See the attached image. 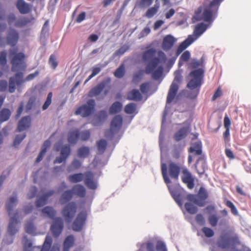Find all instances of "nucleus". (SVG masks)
Returning a JSON list of instances; mask_svg holds the SVG:
<instances>
[{"instance_id": "12", "label": "nucleus", "mask_w": 251, "mask_h": 251, "mask_svg": "<svg viewBox=\"0 0 251 251\" xmlns=\"http://www.w3.org/2000/svg\"><path fill=\"white\" fill-rule=\"evenodd\" d=\"M87 219V214L86 211L80 212L74 221L72 227L73 230L76 232L81 231L85 225Z\"/></svg>"}, {"instance_id": "50", "label": "nucleus", "mask_w": 251, "mask_h": 251, "mask_svg": "<svg viewBox=\"0 0 251 251\" xmlns=\"http://www.w3.org/2000/svg\"><path fill=\"white\" fill-rule=\"evenodd\" d=\"M130 46L127 44H124L113 54L114 56H120L123 55L126 51L129 49Z\"/></svg>"}, {"instance_id": "25", "label": "nucleus", "mask_w": 251, "mask_h": 251, "mask_svg": "<svg viewBox=\"0 0 251 251\" xmlns=\"http://www.w3.org/2000/svg\"><path fill=\"white\" fill-rule=\"evenodd\" d=\"M52 238L47 236L46 237L45 242L41 251H49L52 244ZM50 251H59V247L58 245H53Z\"/></svg>"}, {"instance_id": "58", "label": "nucleus", "mask_w": 251, "mask_h": 251, "mask_svg": "<svg viewBox=\"0 0 251 251\" xmlns=\"http://www.w3.org/2000/svg\"><path fill=\"white\" fill-rule=\"evenodd\" d=\"M30 21V20L28 18H21L16 22L15 25L17 27H22L27 25Z\"/></svg>"}, {"instance_id": "40", "label": "nucleus", "mask_w": 251, "mask_h": 251, "mask_svg": "<svg viewBox=\"0 0 251 251\" xmlns=\"http://www.w3.org/2000/svg\"><path fill=\"white\" fill-rule=\"evenodd\" d=\"M84 179V175L81 173L71 175L68 177L69 181L73 183L82 181Z\"/></svg>"}, {"instance_id": "46", "label": "nucleus", "mask_w": 251, "mask_h": 251, "mask_svg": "<svg viewBox=\"0 0 251 251\" xmlns=\"http://www.w3.org/2000/svg\"><path fill=\"white\" fill-rule=\"evenodd\" d=\"M11 115V111L7 108H3L0 113V120L1 122L7 121Z\"/></svg>"}, {"instance_id": "15", "label": "nucleus", "mask_w": 251, "mask_h": 251, "mask_svg": "<svg viewBox=\"0 0 251 251\" xmlns=\"http://www.w3.org/2000/svg\"><path fill=\"white\" fill-rule=\"evenodd\" d=\"M108 114L104 110H101L96 113L92 120L91 123L94 126H101L106 120Z\"/></svg>"}, {"instance_id": "33", "label": "nucleus", "mask_w": 251, "mask_h": 251, "mask_svg": "<svg viewBox=\"0 0 251 251\" xmlns=\"http://www.w3.org/2000/svg\"><path fill=\"white\" fill-rule=\"evenodd\" d=\"M122 103L119 101H116L109 108V113L110 115L117 114L122 111Z\"/></svg>"}, {"instance_id": "30", "label": "nucleus", "mask_w": 251, "mask_h": 251, "mask_svg": "<svg viewBox=\"0 0 251 251\" xmlns=\"http://www.w3.org/2000/svg\"><path fill=\"white\" fill-rule=\"evenodd\" d=\"M189 127L188 126L183 127L180 128L174 135L173 138L174 140L177 142H178L185 138L187 135V133L189 131Z\"/></svg>"}, {"instance_id": "6", "label": "nucleus", "mask_w": 251, "mask_h": 251, "mask_svg": "<svg viewBox=\"0 0 251 251\" xmlns=\"http://www.w3.org/2000/svg\"><path fill=\"white\" fill-rule=\"evenodd\" d=\"M17 49H10L9 50L10 57L11 58L12 64L11 71L16 72L19 70H24L26 65L24 62L25 55L22 52L17 53Z\"/></svg>"}, {"instance_id": "52", "label": "nucleus", "mask_w": 251, "mask_h": 251, "mask_svg": "<svg viewBox=\"0 0 251 251\" xmlns=\"http://www.w3.org/2000/svg\"><path fill=\"white\" fill-rule=\"evenodd\" d=\"M16 80L15 75L14 77H10L9 79L8 91L11 93L15 92L16 90V86L18 85L16 83Z\"/></svg>"}, {"instance_id": "8", "label": "nucleus", "mask_w": 251, "mask_h": 251, "mask_svg": "<svg viewBox=\"0 0 251 251\" xmlns=\"http://www.w3.org/2000/svg\"><path fill=\"white\" fill-rule=\"evenodd\" d=\"M86 195V189L81 184L74 185L70 189L64 191V203L70 201L74 196L84 198Z\"/></svg>"}, {"instance_id": "19", "label": "nucleus", "mask_w": 251, "mask_h": 251, "mask_svg": "<svg viewBox=\"0 0 251 251\" xmlns=\"http://www.w3.org/2000/svg\"><path fill=\"white\" fill-rule=\"evenodd\" d=\"M19 39L18 31L13 28H10L6 36V41L8 45L12 47L15 46Z\"/></svg>"}, {"instance_id": "3", "label": "nucleus", "mask_w": 251, "mask_h": 251, "mask_svg": "<svg viewBox=\"0 0 251 251\" xmlns=\"http://www.w3.org/2000/svg\"><path fill=\"white\" fill-rule=\"evenodd\" d=\"M44 216L53 220V223L50 226V231L55 237H58L63 229V219L60 217H55L56 211L50 206H46L42 210Z\"/></svg>"}, {"instance_id": "57", "label": "nucleus", "mask_w": 251, "mask_h": 251, "mask_svg": "<svg viewBox=\"0 0 251 251\" xmlns=\"http://www.w3.org/2000/svg\"><path fill=\"white\" fill-rule=\"evenodd\" d=\"M226 205L227 207L230 208L231 212L235 216L238 215V211L236 207V206L234 205V204L231 201L227 200L226 201Z\"/></svg>"}, {"instance_id": "9", "label": "nucleus", "mask_w": 251, "mask_h": 251, "mask_svg": "<svg viewBox=\"0 0 251 251\" xmlns=\"http://www.w3.org/2000/svg\"><path fill=\"white\" fill-rule=\"evenodd\" d=\"M174 75V79L170 85L167 97V103H171L175 99L179 89V86L176 82L180 83L182 79V76L180 70L176 71Z\"/></svg>"}, {"instance_id": "24", "label": "nucleus", "mask_w": 251, "mask_h": 251, "mask_svg": "<svg viewBox=\"0 0 251 251\" xmlns=\"http://www.w3.org/2000/svg\"><path fill=\"white\" fill-rule=\"evenodd\" d=\"M160 63V59L157 57H154L149 61L146 65L145 72L146 74H151L153 70L157 68Z\"/></svg>"}, {"instance_id": "28", "label": "nucleus", "mask_w": 251, "mask_h": 251, "mask_svg": "<svg viewBox=\"0 0 251 251\" xmlns=\"http://www.w3.org/2000/svg\"><path fill=\"white\" fill-rule=\"evenodd\" d=\"M93 174L89 172L87 175L84 180V183L86 186L91 190H96L98 187L97 182L93 180Z\"/></svg>"}, {"instance_id": "17", "label": "nucleus", "mask_w": 251, "mask_h": 251, "mask_svg": "<svg viewBox=\"0 0 251 251\" xmlns=\"http://www.w3.org/2000/svg\"><path fill=\"white\" fill-rule=\"evenodd\" d=\"M39 74V71H36L34 73L28 75L25 79H23V73L22 72H18L15 74V77L17 79L16 83L19 86L25 81H31L38 76Z\"/></svg>"}, {"instance_id": "22", "label": "nucleus", "mask_w": 251, "mask_h": 251, "mask_svg": "<svg viewBox=\"0 0 251 251\" xmlns=\"http://www.w3.org/2000/svg\"><path fill=\"white\" fill-rule=\"evenodd\" d=\"M176 39L172 35H167L164 37L163 40L162 47L164 50H169L174 46Z\"/></svg>"}, {"instance_id": "23", "label": "nucleus", "mask_w": 251, "mask_h": 251, "mask_svg": "<svg viewBox=\"0 0 251 251\" xmlns=\"http://www.w3.org/2000/svg\"><path fill=\"white\" fill-rule=\"evenodd\" d=\"M18 212H16L13 216L10 217V222L8 227V232L12 236L15 235L18 231L16 226L18 223L17 216Z\"/></svg>"}, {"instance_id": "37", "label": "nucleus", "mask_w": 251, "mask_h": 251, "mask_svg": "<svg viewBox=\"0 0 251 251\" xmlns=\"http://www.w3.org/2000/svg\"><path fill=\"white\" fill-rule=\"evenodd\" d=\"M199 201L200 202L203 204V206L205 204V200L208 197V194L206 189L203 187H201L197 194Z\"/></svg>"}, {"instance_id": "56", "label": "nucleus", "mask_w": 251, "mask_h": 251, "mask_svg": "<svg viewBox=\"0 0 251 251\" xmlns=\"http://www.w3.org/2000/svg\"><path fill=\"white\" fill-rule=\"evenodd\" d=\"M52 97V92H50L47 96V98L46 99V100L45 102H44V104L42 106V110H45L47 109L48 108L49 106L50 105L51 103V99Z\"/></svg>"}, {"instance_id": "36", "label": "nucleus", "mask_w": 251, "mask_h": 251, "mask_svg": "<svg viewBox=\"0 0 251 251\" xmlns=\"http://www.w3.org/2000/svg\"><path fill=\"white\" fill-rule=\"evenodd\" d=\"M90 153V148L88 147L83 146L78 149L77 154L80 159H84L88 156Z\"/></svg>"}, {"instance_id": "42", "label": "nucleus", "mask_w": 251, "mask_h": 251, "mask_svg": "<svg viewBox=\"0 0 251 251\" xmlns=\"http://www.w3.org/2000/svg\"><path fill=\"white\" fill-rule=\"evenodd\" d=\"M181 151L182 147L180 144L174 145L173 149L172 151V155L173 158L178 159L180 157Z\"/></svg>"}, {"instance_id": "63", "label": "nucleus", "mask_w": 251, "mask_h": 251, "mask_svg": "<svg viewBox=\"0 0 251 251\" xmlns=\"http://www.w3.org/2000/svg\"><path fill=\"white\" fill-rule=\"evenodd\" d=\"M202 231L204 233L205 236L207 237H211L214 235V231L210 228L204 227L202 228Z\"/></svg>"}, {"instance_id": "51", "label": "nucleus", "mask_w": 251, "mask_h": 251, "mask_svg": "<svg viewBox=\"0 0 251 251\" xmlns=\"http://www.w3.org/2000/svg\"><path fill=\"white\" fill-rule=\"evenodd\" d=\"M136 109V104L135 103L131 102L125 106L124 111L127 114H131L135 112Z\"/></svg>"}, {"instance_id": "47", "label": "nucleus", "mask_w": 251, "mask_h": 251, "mask_svg": "<svg viewBox=\"0 0 251 251\" xmlns=\"http://www.w3.org/2000/svg\"><path fill=\"white\" fill-rule=\"evenodd\" d=\"M138 247L140 248V250H142L146 247L147 251H155V247L153 244L151 242H148L147 243H140L137 244Z\"/></svg>"}, {"instance_id": "32", "label": "nucleus", "mask_w": 251, "mask_h": 251, "mask_svg": "<svg viewBox=\"0 0 251 251\" xmlns=\"http://www.w3.org/2000/svg\"><path fill=\"white\" fill-rule=\"evenodd\" d=\"M80 137V130L79 129H75L69 132L68 141L72 145H75L78 141Z\"/></svg>"}, {"instance_id": "44", "label": "nucleus", "mask_w": 251, "mask_h": 251, "mask_svg": "<svg viewBox=\"0 0 251 251\" xmlns=\"http://www.w3.org/2000/svg\"><path fill=\"white\" fill-rule=\"evenodd\" d=\"M186 199L191 202L195 203L200 207H203V204L200 202V201H199L197 195L189 194L186 196Z\"/></svg>"}, {"instance_id": "59", "label": "nucleus", "mask_w": 251, "mask_h": 251, "mask_svg": "<svg viewBox=\"0 0 251 251\" xmlns=\"http://www.w3.org/2000/svg\"><path fill=\"white\" fill-rule=\"evenodd\" d=\"M191 90L192 91H189L187 93L186 97L189 99H192V100H194V99H196L198 94H199L200 90H199V89H197L195 90Z\"/></svg>"}, {"instance_id": "10", "label": "nucleus", "mask_w": 251, "mask_h": 251, "mask_svg": "<svg viewBox=\"0 0 251 251\" xmlns=\"http://www.w3.org/2000/svg\"><path fill=\"white\" fill-rule=\"evenodd\" d=\"M96 101L94 99H89L86 102L79 106L75 111L76 115L82 118H87L92 115L95 111Z\"/></svg>"}, {"instance_id": "45", "label": "nucleus", "mask_w": 251, "mask_h": 251, "mask_svg": "<svg viewBox=\"0 0 251 251\" xmlns=\"http://www.w3.org/2000/svg\"><path fill=\"white\" fill-rule=\"evenodd\" d=\"M36 100V98L34 97H31L29 99L25 107V110L26 113L29 112L35 108Z\"/></svg>"}, {"instance_id": "35", "label": "nucleus", "mask_w": 251, "mask_h": 251, "mask_svg": "<svg viewBox=\"0 0 251 251\" xmlns=\"http://www.w3.org/2000/svg\"><path fill=\"white\" fill-rule=\"evenodd\" d=\"M50 145L51 142L49 140H47L44 142L41 151L36 159V162H39L43 159L47 150L50 147Z\"/></svg>"}, {"instance_id": "11", "label": "nucleus", "mask_w": 251, "mask_h": 251, "mask_svg": "<svg viewBox=\"0 0 251 251\" xmlns=\"http://www.w3.org/2000/svg\"><path fill=\"white\" fill-rule=\"evenodd\" d=\"M123 117L121 115L115 116L111 121L110 129L105 132V136L107 138L112 140L114 135L120 131L123 125Z\"/></svg>"}, {"instance_id": "62", "label": "nucleus", "mask_w": 251, "mask_h": 251, "mask_svg": "<svg viewBox=\"0 0 251 251\" xmlns=\"http://www.w3.org/2000/svg\"><path fill=\"white\" fill-rule=\"evenodd\" d=\"M71 149L69 145H64V165L65 164L66 159L70 155Z\"/></svg>"}, {"instance_id": "34", "label": "nucleus", "mask_w": 251, "mask_h": 251, "mask_svg": "<svg viewBox=\"0 0 251 251\" xmlns=\"http://www.w3.org/2000/svg\"><path fill=\"white\" fill-rule=\"evenodd\" d=\"M75 243V238L73 235L67 236L64 240V251H69Z\"/></svg>"}, {"instance_id": "49", "label": "nucleus", "mask_w": 251, "mask_h": 251, "mask_svg": "<svg viewBox=\"0 0 251 251\" xmlns=\"http://www.w3.org/2000/svg\"><path fill=\"white\" fill-rule=\"evenodd\" d=\"M184 207L186 210L191 214H196L198 211V207L190 202H186Z\"/></svg>"}, {"instance_id": "18", "label": "nucleus", "mask_w": 251, "mask_h": 251, "mask_svg": "<svg viewBox=\"0 0 251 251\" xmlns=\"http://www.w3.org/2000/svg\"><path fill=\"white\" fill-rule=\"evenodd\" d=\"M183 176L182 180L183 182L187 185V187L192 189L194 187V178L191 173L187 169H184L182 170Z\"/></svg>"}, {"instance_id": "26", "label": "nucleus", "mask_w": 251, "mask_h": 251, "mask_svg": "<svg viewBox=\"0 0 251 251\" xmlns=\"http://www.w3.org/2000/svg\"><path fill=\"white\" fill-rule=\"evenodd\" d=\"M143 99V96L140 91L136 89H133L129 91L126 96V99L129 100H133L136 101H141Z\"/></svg>"}, {"instance_id": "61", "label": "nucleus", "mask_w": 251, "mask_h": 251, "mask_svg": "<svg viewBox=\"0 0 251 251\" xmlns=\"http://www.w3.org/2000/svg\"><path fill=\"white\" fill-rule=\"evenodd\" d=\"M49 63L51 67L54 69L56 68L58 65V62L56 60V58L54 54H51L49 58Z\"/></svg>"}, {"instance_id": "13", "label": "nucleus", "mask_w": 251, "mask_h": 251, "mask_svg": "<svg viewBox=\"0 0 251 251\" xmlns=\"http://www.w3.org/2000/svg\"><path fill=\"white\" fill-rule=\"evenodd\" d=\"M77 206L75 202L71 201L64 206V220L70 223L76 212Z\"/></svg>"}, {"instance_id": "21", "label": "nucleus", "mask_w": 251, "mask_h": 251, "mask_svg": "<svg viewBox=\"0 0 251 251\" xmlns=\"http://www.w3.org/2000/svg\"><path fill=\"white\" fill-rule=\"evenodd\" d=\"M180 172L179 166L174 162H171L169 164V174L171 178L175 180L178 179Z\"/></svg>"}, {"instance_id": "14", "label": "nucleus", "mask_w": 251, "mask_h": 251, "mask_svg": "<svg viewBox=\"0 0 251 251\" xmlns=\"http://www.w3.org/2000/svg\"><path fill=\"white\" fill-rule=\"evenodd\" d=\"M188 151L190 154L188 155V163L191 164L193 161V155H200L202 154V143L200 140L197 141L192 144L189 148Z\"/></svg>"}, {"instance_id": "39", "label": "nucleus", "mask_w": 251, "mask_h": 251, "mask_svg": "<svg viewBox=\"0 0 251 251\" xmlns=\"http://www.w3.org/2000/svg\"><path fill=\"white\" fill-rule=\"evenodd\" d=\"M54 150L60 152V156L57 157L54 161V163H60L63 162V145L61 142L56 144L54 147Z\"/></svg>"}, {"instance_id": "4", "label": "nucleus", "mask_w": 251, "mask_h": 251, "mask_svg": "<svg viewBox=\"0 0 251 251\" xmlns=\"http://www.w3.org/2000/svg\"><path fill=\"white\" fill-rule=\"evenodd\" d=\"M224 0H212L208 5L203 9L201 20L212 24L218 15V11L221 3Z\"/></svg>"}, {"instance_id": "1", "label": "nucleus", "mask_w": 251, "mask_h": 251, "mask_svg": "<svg viewBox=\"0 0 251 251\" xmlns=\"http://www.w3.org/2000/svg\"><path fill=\"white\" fill-rule=\"evenodd\" d=\"M161 169L162 176L165 183L166 184L169 191L176 203L179 207H182L183 201L185 198V192L179 184L172 183L168 174L167 164L162 162V155H161Z\"/></svg>"}, {"instance_id": "43", "label": "nucleus", "mask_w": 251, "mask_h": 251, "mask_svg": "<svg viewBox=\"0 0 251 251\" xmlns=\"http://www.w3.org/2000/svg\"><path fill=\"white\" fill-rule=\"evenodd\" d=\"M155 50L151 48L144 52L143 54V59L145 61H148L151 59L155 53Z\"/></svg>"}, {"instance_id": "64", "label": "nucleus", "mask_w": 251, "mask_h": 251, "mask_svg": "<svg viewBox=\"0 0 251 251\" xmlns=\"http://www.w3.org/2000/svg\"><path fill=\"white\" fill-rule=\"evenodd\" d=\"M143 71H140L139 72L133 75L132 82L136 83L140 81L143 75Z\"/></svg>"}, {"instance_id": "29", "label": "nucleus", "mask_w": 251, "mask_h": 251, "mask_svg": "<svg viewBox=\"0 0 251 251\" xmlns=\"http://www.w3.org/2000/svg\"><path fill=\"white\" fill-rule=\"evenodd\" d=\"M54 193V191L51 190L44 194L42 196L40 197L36 201V206L37 207H40L45 205L47 203V201L49 198Z\"/></svg>"}, {"instance_id": "48", "label": "nucleus", "mask_w": 251, "mask_h": 251, "mask_svg": "<svg viewBox=\"0 0 251 251\" xmlns=\"http://www.w3.org/2000/svg\"><path fill=\"white\" fill-rule=\"evenodd\" d=\"M98 150L100 154H103L107 147V142L104 139H100L97 143Z\"/></svg>"}, {"instance_id": "38", "label": "nucleus", "mask_w": 251, "mask_h": 251, "mask_svg": "<svg viewBox=\"0 0 251 251\" xmlns=\"http://www.w3.org/2000/svg\"><path fill=\"white\" fill-rule=\"evenodd\" d=\"M17 203V199L16 196L11 197L9 198L6 204V208L10 216L11 214V211L13 208L16 206Z\"/></svg>"}, {"instance_id": "5", "label": "nucleus", "mask_w": 251, "mask_h": 251, "mask_svg": "<svg viewBox=\"0 0 251 251\" xmlns=\"http://www.w3.org/2000/svg\"><path fill=\"white\" fill-rule=\"evenodd\" d=\"M240 244L239 236L237 234L232 236L222 235L219 238L217 243L218 247L222 249L231 250H235L237 246Z\"/></svg>"}, {"instance_id": "16", "label": "nucleus", "mask_w": 251, "mask_h": 251, "mask_svg": "<svg viewBox=\"0 0 251 251\" xmlns=\"http://www.w3.org/2000/svg\"><path fill=\"white\" fill-rule=\"evenodd\" d=\"M109 81L110 79L109 78L108 80H104L98 83L95 87L91 89L88 93V96L90 98H93L99 95Z\"/></svg>"}, {"instance_id": "20", "label": "nucleus", "mask_w": 251, "mask_h": 251, "mask_svg": "<svg viewBox=\"0 0 251 251\" xmlns=\"http://www.w3.org/2000/svg\"><path fill=\"white\" fill-rule=\"evenodd\" d=\"M195 167L199 175H202L204 173L207 169L206 158L204 155L199 156L195 164Z\"/></svg>"}, {"instance_id": "2", "label": "nucleus", "mask_w": 251, "mask_h": 251, "mask_svg": "<svg viewBox=\"0 0 251 251\" xmlns=\"http://www.w3.org/2000/svg\"><path fill=\"white\" fill-rule=\"evenodd\" d=\"M208 25L204 23L198 24L195 27L193 35H189L187 38L182 42L178 46L176 51V56H178L183 51L194 42L208 28Z\"/></svg>"}, {"instance_id": "55", "label": "nucleus", "mask_w": 251, "mask_h": 251, "mask_svg": "<svg viewBox=\"0 0 251 251\" xmlns=\"http://www.w3.org/2000/svg\"><path fill=\"white\" fill-rule=\"evenodd\" d=\"M91 134L89 130H83L80 131V140L83 141H87L90 137Z\"/></svg>"}, {"instance_id": "31", "label": "nucleus", "mask_w": 251, "mask_h": 251, "mask_svg": "<svg viewBox=\"0 0 251 251\" xmlns=\"http://www.w3.org/2000/svg\"><path fill=\"white\" fill-rule=\"evenodd\" d=\"M16 6L21 14H25L30 12V8L29 5L24 0H18L17 2Z\"/></svg>"}, {"instance_id": "53", "label": "nucleus", "mask_w": 251, "mask_h": 251, "mask_svg": "<svg viewBox=\"0 0 251 251\" xmlns=\"http://www.w3.org/2000/svg\"><path fill=\"white\" fill-rule=\"evenodd\" d=\"M126 73L125 67L123 64L120 65L115 71L114 75L118 78H122Z\"/></svg>"}, {"instance_id": "27", "label": "nucleus", "mask_w": 251, "mask_h": 251, "mask_svg": "<svg viewBox=\"0 0 251 251\" xmlns=\"http://www.w3.org/2000/svg\"><path fill=\"white\" fill-rule=\"evenodd\" d=\"M31 124V118L29 116L23 117L19 122L17 130L19 131H23L28 128Z\"/></svg>"}, {"instance_id": "60", "label": "nucleus", "mask_w": 251, "mask_h": 251, "mask_svg": "<svg viewBox=\"0 0 251 251\" xmlns=\"http://www.w3.org/2000/svg\"><path fill=\"white\" fill-rule=\"evenodd\" d=\"M156 250L157 251H167L165 243L161 240H159L157 242Z\"/></svg>"}, {"instance_id": "7", "label": "nucleus", "mask_w": 251, "mask_h": 251, "mask_svg": "<svg viewBox=\"0 0 251 251\" xmlns=\"http://www.w3.org/2000/svg\"><path fill=\"white\" fill-rule=\"evenodd\" d=\"M204 70L202 68H199L192 71L189 75L193 78L190 80L187 84V87L190 90L198 88L200 89L202 80L204 76Z\"/></svg>"}, {"instance_id": "41", "label": "nucleus", "mask_w": 251, "mask_h": 251, "mask_svg": "<svg viewBox=\"0 0 251 251\" xmlns=\"http://www.w3.org/2000/svg\"><path fill=\"white\" fill-rule=\"evenodd\" d=\"M163 70L164 68L162 66H159L156 69L153 70L151 74L152 79L155 80H158L161 77Z\"/></svg>"}, {"instance_id": "54", "label": "nucleus", "mask_w": 251, "mask_h": 251, "mask_svg": "<svg viewBox=\"0 0 251 251\" xmlns=\"http://www.w3.org/2000/svg\"><path fill=\"white\" fill-rule=\"evenodd\" d=\"M36 228L33 223L30 221L26 222L25 225V231L26 233L29 234H34Z\"/></svg>"}]
</instances>
